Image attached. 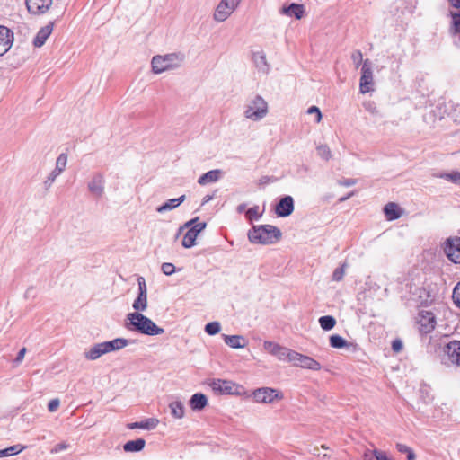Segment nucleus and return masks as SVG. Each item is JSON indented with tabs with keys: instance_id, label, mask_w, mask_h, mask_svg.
Returning a JSON list of instances; mask_svg holds the SVG:
<instances>
[{
	"instance_id": "nucleus-1",
	"label": "nucleus",
	"mask_w": 460,
	"mask_h": 460,
	"mask_svg": "<svg viewBox=\"0 0 460 460\" xmlns=\"http://www.w3.org/2000/svg\"><path fill=\"white\" fill-rule=\"evenodd\" d=\"M125 327L128 331L149 336L161 335L164 332V330L157 326L150 318L137 312L129 313L127 315Z\"/></svg>"
},
{
	"instance_id": "nucleus-2",
	"label": "nucleus",
	"mask_w": 460,
	"mask_h": 460,
	"mask_svg": "<svg viewBox=\"0 0 460 460\" xmlns=\"http://www.w3.org/2000/svg\"><path fill=\"white\" fill-rule=\"evenodd\" d=\"M280 230L271 225L253 226L248 232L251 243L260 244H272L281 238Z\"/></svg>"
},
{
	"instance_id": "nucleus-3",
	"label": "nucleus",
	"mask_w": 460,
	"mask_h": 460,
	"mask_svg": "<svg viewBox=\"0 0 460 460\" xmlns=\"http://www.w3.org/2000/svg\"><path fill=\"white\" fill-rule=\"evenodd\" d=\"M185 60V55L181 52L170 53L166 55H156L151 61L154 74H161L167 70L180 67Z\"/></svg>"
},
{
	"instance_id": "nucleus-4",
	"label": "nucleus",
	"mask_w": 460,
	"mask_h": 460,
	"mask_svg": "<svg viewBox=\"0 0 460 460\" xmlns=\"http://www.w3.org/2000/svg\"><path fill=\"white\" fill-rule=\"evenodd\" d=\"M268 111V102L261 95H254L247 101L243 115L252 121H260L266 117Z\"/></svg>"
},
{
	"instance_id": "nucleus-5",
	"label": "nucleus",
	"mask_w": 460,
	"mask_h": 460,
	"mask_svg": "<svg viewBox=\"0 0 460 460\" xmlns=\"http://www.w3.org/2000/svg\"><path fill=\"white\" fill-rule=\"evenodd\" d=\"M242 0H221L217 4L213 18L216 22L226 21L238 7Z\"/></svg>"
},
{
	"instance_id": "nucleus-6",
	"label": "nucleus",
	"mask_w": 460,
	"mask_h": 460,
	"mask_svg": "<svg viewBox=\"0 0 460 460\" xmlns=\"http://www.w3.org/2000/svg\"><path fill=\"white\" fill-rule=\"evenodd\" d=\"M252 399L259 403H271L275 400H281L283 394L277 389L270 387L257 388L252 392Z\"/></svg>"
},
{
	"instance_id": "nucleus-7",
	"label": "nucleus",
	"mask_w": 460,
	"mask_h": 460,
	"mask_svg": "<svg viewBox=\"0 0 460 460\" xmlns=\"http://www.w3.org/2000/svg\"><path fill=\"white\" fill-rule=\"evenodd\" d=\"M288 362L293 363L296 367L310 370L317 371L321 369V364L318 361L295 350H291Z\"/></svg>"
},
{
	"instance_id": "nucleus-8",
	"label": "nucleus",
	"mask_w": 460,
	"mask_h": 460,
	"mask_svg": "<svg viewBox=\"0 0 460 460\" xmlns=\"http://www.w3.org/2000/svg\"><path fill=\"white\" fill-rule=\"evenodd\" d=\"M374 77L369 59H365L361 67L359 90L361 93H367L374 90Z\"/></svg>"
},
{
	"instance_id": "nucleus-9",
	"label": "nucleus",
	"mask_w": 460,
	"mask_h": 460,
	"mask_svg": "<svg viewBox=\"0 0 460 460\" xmlns=\"http://www.w3.org/2000/svg\"><path fill=\"white\" fill-rule=\"evenodd\" d=\"M263 349L269 354L276 357L280 361L288 362L292 349L283 347L276 342L265 341Z\"/></svg>"
},
{
	"instance_id": "nucleus-10",
	"label": "nucleus",
	"mask_w": 460,
	"mask_h": 460,
	"mask_svg": "<svg viewBox=\"0 0 460 460\" xmlns=\"http://www.w3.org/2000/svg\"><path fill=\"white\" fill-rule=\"evenodd\" d=\"M66 164V154H60L57 158L55 169L48 175V177L44 181V186L46 190H49L56 181L57 177L65 171Z\"/></svg>"
},
{
	"instance_id": "nucleus-11",
	"label": "nucleus",
	"mask_w": 460,
	"mask_h": 460,
	"mask_svg": "<svg viewBox=\"0 0 460 460\" xmlns=\"http://www.w3.org/2000/svg\"><path fill=\"white\" fill-rule=\"evenodd\" d=\"M89 192L95 198L100 199L104 194L105 179L102 173H94L87 184Z\"/></svg>"
},
{
	"instance_id": "nucleus-12",
	"label": "nucleus",
	"mask_w": 460,
	"mask_h": 460,
	"mask_svg": "<svg viewBox=\"0 0 460 460\" xmlns=\"http://www.w3.org/2000/svg\"><path fill=\"white\" fill-rule=\"evenodd\" d=\"M211 389L217 394H234L237 393L238 385L229 380L214 379L209 383Z\"/></svg>"
},
{
	"instance_id": "nucleus-13",
	"label": "nucleus",
	"mask_w": 460,
	"mask_h": 460,
	"mask_svg": "<svg viewBox=\"0 0 460 460\" xmlns=\"http://www.w3.org/2000/svg\"><path fill=\"white\" fill-rule=\"evenodd\" d=\"M444 251L452 262L460 263V237L448 238Z\"/></svg>"
},
{
	"instance_id": "nucleus-14",
	"label": "nucleus",
	"mask_w": 460,
	"mask_h": 460,
	"mask_svg": "<svg viewBox=\"0 0 460 460\" xmlns=\"http://www.w3.org/2000/svg\"><path fill=\"white\" fill-rule=\"evenodd\" d=\"M419 329L422 333H429L435 329L436 318L433 313L421 311L418 318Z\"/></svg>"
},
{
	"instance_id": "nucleus-15",
	"label": "nucleus",
	"mask_w": 460,
	"mask_h": 460,
	"mask_svg": "<svg viewBox=\"0 0 460 460\" xmlns=\"http://www.w3.org/2000/svg\"><path fill=\"white\" fill-rule=\"evenodd\" d=\"M13 40V32L9 28L0 25V57L11 49Z\"/></svg>"
},
{
	"instance_id": "nucleus-16",
	"label": "nucleus",
	"mask_w": 460,
	"mask_h": 460,
	"mask_svg": "<svg viewBox=\"0 0 460 460\" xmlns=\"http://www.w3.org/2000/svg\"><path fill=\"white\" fill-rule=\"evenodd\" d=\"M294 211V199L291 196H285L279 199L275 208V213L280 217H286Z\"/></svg>"
},
{
	"instance_id": "nucleus-17",
	"label": "nucleus",
	"mask_w": 460,
	"mask_h": 460,
	"mask_svg": "<svg viewBox=\"0 0 460 460\" xmlns=\"http://www.w3.org/2000/svg\"><path fill=\"white\" fill-rule=\"evenodd\" d=\"M53 0H26L28 11L31 13H44L52 4Z\"/></svg>"
},
{
	"instance_id": "nucleus-18",
	"label": "nucleus",
	"mask_w": 460,
	"mask_h": 460,
	"mask_svg": "<svg viewBox=\"0 0 460 460\" xmlns=\"http://www.w3.org/2000/svg\"><path fill=\"white\" fill-rule=\"evenodd\" d=\"M445 352L452 363L460 366V341H449L445 347Z\"/></svg>"
},
{
	"instance_id": "nucleus-19",
	"label": "nucleus",
	"mask_w": 460,
	"mask_h": 460,
	"mask_svg": "<svg viewBox=\"0 0 460 460\" xmlns=\"http://www.w3.org/2000/svg\"><path fill=\"white\" fill-rule=\"evenodd\" d=\"M54 22H50L46 26L42 27L34 38L33 44L35 47H41L46 42L53 31Z\"/></svg>"
},
{
	"instance_id": "nucleus-20",
	"label": "nucleus",
	"mask_w": 460,
	"mask_h": 460,
	"mask_svg": "<svg viewBox=\"0 0 460 460\" xmlns=\"http://www.w3.org/2000/svg\"><path fill=\"white\" fill-rule=\"evenodd\" d=\"M107 354L103 342L96 343L84 351V358L88 360H96L102 355Z\"/></svg>"
},
{
	"instance_id": "nucleus-21",
	"label": "nucleus",
	"mask_w": 460,
	"mask_h": 460,
	"mask_svg": "<svg viewBox=\"0 0 460 460\" xmlns=\"http://www.w3.org/2000/svg\"><path fill=\"white\" fill-rule=\"evenodd\" d=\"M224 341L233 349H243L247 345V340L242 335H223Z\"/></svg>"
},
{
	"instance_id": "nucleus-22",
	"label": "nucleus",
	"mask_w": 460,
	"mask_h": 460,
	"mask_svg": "<svg viewBox=\"0 0 460 460\" xmlns=\"http://www.w3.org/2000/svg\"><path fill=\"white\" fill-rule=\"evenodd\" d=\"M384 213L387 220L393 221L401 217L403 211L398 204L389 202L385 206Z\"/></svg>"
},
{
	"instance_id": "nucleus-23",
	"label": "nucleus",
	"mask_w": 460,
	"mask_h": 460,
	"mask_svg": "<svg viewBox=\"0 0 460 460\" xmlns=\"http://www.w3.org/2000/svg\"><path fill=\"white\" fill-rule=\"evenodd\" d=\"M206 226L207 225L205 222H200L199 220V217H195L186 222L182 226H181L178 230L176 236L178 237L181 234L182 230L185 228L190 229L197 235H199V234L205 229Z\"/></svg>"
},
{
	"instance_id": "nucleus-24",
	"label": "nucleus",
	"mask_w": 460,
	"mask_h": 460,
	"mask_svg": "<svg viewBox=\"0 0 460 460\" xmlns=\"http://www.w3.org/2000/svg\"><path fill=\"white\" fill-rule=\"evenodd\" d=\"M280 13L290 17L294 16L299 20L305 13V8L302 4L293 3L288 6H283L280 10Z\"/></svg>"
},
{
	"instance_id": "nucleus-25",
	"label": "nucleus",
	"mask_w": 460,
	"mask_h": 460,
	"mask_svg": "<svg viewBox=\"0 0 460 460\" xmlns=\"http://www.w3.org/2000/svg\"><path fill=\"white\" fill-rule=\"evenodd\" d=\"M252 61L257 69L263 74H268L270 71V66L267 62L266 55L263 51H258L253 53Z\"/></svg>"
},
{
	"instance_id": "nucleus-26",
	"label": "nucleus",
	"mask_w": 460,
	"mask_h": 460,
	"mask_svg": "<svg viewBox=\"0 0 460 460\" xmlns=\"http://www.w3.org/2000/svg\"><path fill=\"white\" fill-rule=\"evenodd\" d=\"M208 404V398L204 394H194L190 400V406L193 411H201Z\"/></svg>"
},
{
	"instance_id": "nucleus-27",
	"label": "nucleus",
	"mask_w": 460,
	"mask_h": 460,
	"mask_svg": "<svg viewBox=\"0 0 460 460\" xmlns=\"http://www.w3.org/2000/svg\"><path fill=\"white\" fill-rule=\"evenodd\" d=\"M222 175L221 170L216 169L207 172L198 179L199 185H206L217 181Z\"/></svg>"
},
{
	"instance_id": "nucleus-28",
	"label": "nucleus",
	"mask_w": 460,
	"mask_h": 460,
	"mask_svg": "<svg viewBox=\"0 0 460 460\" xmlns=\"http://www.w3.org/2000/svg\"><path fill=\"white\" fill-rule=\"evenodd\" d=\"M107 353L119 350L129 344V341L124 338H116L110 341L103 342Z\"/></svg>"
},
{
	"instance_id": "nucleus-29",
	"label": "nucleus",
	"mask_w": 460,
	"mask_h": 460,
	"mask_svg": "<svg viewBox=\"0 0 460 460\" xmlns=\"http://www.w3.org/2000/svg\"><path fill=\"white\" fill-rule=\"evenodd\" d=\"M159 423V420L155 418L146 419L144 421L132 422L128 425L129 429H153Z\"/></svg>"
},
{
	"instance_id": "nucleus-30",
	"label": "nucleus",
	"mask_w": 460,
	"mask_h": 460,
	"mask_svg": "<svg viewBox=\"0 0 460 460\" xmlns=\"http://www.w3.org/2000/svg\"><path fill=\"white\" fill-rule=\"evenodd\" d=\"M185 199H186L185 195H181V197H179L177 199H168L162 206L158 207L156 208V211L158 213H164L165 211L176 208L177 207H179L185 200Z\"/></svg>"
},
{
	"instance_id": "nucleus-31",
	"label": "nucleus",
	"mask_w": 460,
	"mask_h": 460,
	"mask_svg": "<svg viewBox=\"0 0 460 460\" xmlns=\"http://www.w3.org/2000/svg\"><path fill=\"white\" fill-rule=\"evenodd\" d=\"M364 460H392L385 452L378 449H367L363 455Z\"/></svg>"
},
{
	"instance_id": "nucleus-32",
	"label": "nucleus",
	"mask_w": 460,
	"mask_h": 460,
	"mask_svg": "<svg viewBox=\"0 0 460 460\" xmlns=\"http://www.w3.org/2000/svg\"><path fill=\"white\" fill-rule=\"evenodd\" d=\"M146 445V441L143 438H137L136 440H129L124 444L123 449L126 452H139Z\"/></svg>"
},
{
	"instance_id": "nucleus-33",
	"label": "nucleus",
	"mask_w": 460,
	"mask_h": 460,
	"mask_svg": "<svg viewBox=\"0 0 460 460\" xmlns=\"http://www.w3.org/2000/svg\"><path fill=\"white\" fill-rule=\"evenodd\" d=\"M171 414L175 419H182L184 417L185 409L181 401H173L169 404Z\"/></svg>"
},
{
	"instance_id": "nucleus-34",
	"label": "nucleus",
	"mask_w": 460,
	"mask_h": 460,
	"mask_svg": "<svg viewBox=\"0 0 460 460\" xmlns=\"http://www.w3.org/2000/svg\"><path fill=\"white\" fill-rule=\"evenodd\" d=\"M132 306L135 309V311L137 313L146 311L147 308V294H139L138 293V296L135 299Z\"/></svg>"
},
{
	"instance_id": "nucleus-35",
	"label": "nucleus",
	"mask_w": 460,
	"mask_h": 460,
	"mask_svg": "<svg viewBox=\"0 0 460 460\" xmlns=\"http://www.w3.org/2000/svg\"><path fill=\"white\" fill-rule=\"evenodd\" d=\"M23 449H25V447L22 446L20 444L11 446L4 449H0V457H7V456H15V455L21 453Z\"/></svg>"
},
{
	"instance_id": "nucleus-36",
	"label": "nucleus",
	"mask_w": 460,
	"mask_h": 460,
	"mask_svg": "<svg viewBox=\"0 0 460 460\" xmlns=\"http://www.w3.org/2000/svg\"><path fill=\"white\" fill-rule=\"evenodd\" d=\"M319 323L323 330L330 331L335 326L336 320L333 316L325 315L319 318Z\"/></svg>"
},
{
	"instance_id": "nucleus-37",
	"label": "nucleus",
	"mask_w": 460,
	"mask_h": 460,
	"mask_svg": "<svg viewBox=\"0 0 460 460\" xmlns=\"http://www.w3.org/2000/svg\"><path fill=\"white\" fill-rule=\"evenodd\" d=\"M197 234L188 228V231L183 236L182 239V246L184 248H190L195 245V241L197 239Z\"/></svg>"
},
{
	"instance_id": "nucleus-38",
	"label": "nucleus",
	"mask_w": 460,
	"mask_h": 460,
	"mask_svg": "<svg viewBox=\"0 0 460 460\" xmlns=\"http://www.w3.org/2000/svg\"><path fill=\"white\" fill-rule=\"evenodd\" d=\"M330 344L332 348L342 349L348 345V342L341 336L335 334L330 337Z\"/></svg>"
},
{
	"instance_id": "nucleus-39",
	"label": "nucleus",
	"mask_w": 460,
	"mask_h": 460,
	"mask_svg": "<svg viewBox=\"0 0 460 460\" xmlns=\"http://www.w3.org/2000/svg\"><path fill=\"white\" fill-rule=\"evenodd\" d=\"M316 150L317 155L325 161H328L332 157L331 149L327 145H320L317 146Z\"/></svg>"
},
{
	"instance_id": "nucleus-40",
	"label": "nucleus",
	"mask_w": 460,
	"mask_h": 460,
	"mask_svg": "<svg viewBox=\"0 0 460 460\" xmlns=\"http://www.w3.org/2000/svg\"><path fill=\"white\" fill-rule=\"evenodd\" d=\"M347 268V263H343L341 267L334 270L332 279L333 281H341L343 279L345 276V271Z\"/></svg>"
},
{
	"instance_id": "nucleus-41",
	"label": "nucleus",
	"mask_w": 460,
	"mask_h": 460,
	"mask_svg": "<svg viewBox=\"0 0 460 460\" xmlns=\"http://www.w3.org/2000/svg\"><path fill=\"white\" fill-rule=\"evenodd\" d=\"M220 323L218 322H211L206 324L205 332L209 335H215L220 332Z\"/></svg>"
},
{
	"instance_id": "nucleus-42",
	"label": "nucleus",
	"mask_w": 460,
	"mask_h": 460,
	"mask_svg": "<svg viewBox=\"0 0 460 460\" xmlns=\"http://www.w3.org/2000/svg\"><path fill=\"white\" fill-rule=\"evenodd\" d=\"M261 213L259 212V207L254 206L246 211V217L249 220H258L261 217Z\"/></svg>"
},
{
	"instance_id": "nucleus-43",
	"label": "nucleus",
	"mask_w": 460,
	"mask_h": 460,
	"mask_svg": "<svg viewBox=\"0 0 460 460\" xmlns=\"http://www.w3.org/2000/svg\"><path fill=\"white\" fill-rule=\"evenodd\" d=\"M351 59L355 65L356 68H358L359 66L362 64L365 60H363V55L360 50H355L351 54Z\"/></svg>"
},
{
	"instance_id": "nucleus-44",
	"label": "nucleus",
	"mask_w": 460,
	"mask_h": 460,
	"mask_svg": "<svg viewBox=\"0 0 460 460\" xmlns=\"http://www.w3.org/2000/svg\"><path fill=\"white\" fill-rule=\"evenodd\" d=\"M420 394H421V400L426 404L430 403L433 401V399H434V396L429 394V387H422L420 389Z\"/></svg>"
},
{
	"instance_id": "nucleus-45",
	"label": "nucleus",
	"mask_w": 460,
	"mask_h": 460,
	"mask_svg": "<svg viewBox=\"0 0 460 460\" xmlns=\"http://www.w3.org/2000/svg\"><path fill=\"white\" fill-rule=\"evenodd\" d=\"M452 25L455 33H460V12L452 13Z\"/></svg>"
},
{
	"instance_id": "nucleus-46",
	"label": "nucleus",
	"mask_w": 460,
	"mask_h": 460,
	"mask_svg": "<svg viewBox=\"0 0 460 460\" xmlns=\"http://www.w3.org/2000/svg\"><path fill=\"white\" fill-rule=\"evenodd\" d=\"M161 270L164 275L170 276L174 273L175 266L172 263L164 262L162 264Z\"/></svg>"
},
{
	"instance_id": "nucleus-47",
	"label": "nucleus",
	"mask_w": 460,
	"mask_h": 460,
	"mask_svg": "<svg viewBox=\"0 0 460 460\" xmlns=\"http://www.w3.org/2000/svg\"><path fill=\"white\" fill-rule=\"evenodd\" d=\"M452 298L455 305L460 308V281L454 288Z\"/></svg>"
},
{
	"instance_id": "nucleus-48",
	"label": "nucleus",
	"mask_w": 460,
	"mask_h": 460,
	"mask_svg": "<svg viewBox=\"0 0 460 460\" xmlns=\"http://www.w3.org/2000/svg\"><path fill=\"white\" fill-rule=\"evenodd\" d=\"M441 177L454 183H460V172L445 173Z\"/></svg>"
},
{
	"instance_id": "nucleus-49",
	"label": "nucleus",
	"mask_w": 460,
	"mask_h": 460,
	"mask_svg": "<svg viewBox=\"0 0 460 460\" xmlns=\"http://www.w3.org/2000/svg\"><path fill=\"white\" fill-rule=\"evenodd\" d=\"M137 285H138V293L139 294H147L146 280L143 277L139 276L137 278Z\"/></svg>"
},
{
	"instance_id": "nucleus-50",
	"label": "nucleus",
	"mask_w": 460,
	"mask_h": 460,
	"mask_svg": "<svg viewBox=\"0 0 460 460\" xmlns=\"http://www.w3.org/2000/svg\"><path fill=\"white\" fill-rule=\"evenodd\" d=\"M307 113L308 114H315L316 115V122L319 123L322 119V113H321V111L318 107L316 106H311L308 110H307Z\"/></svg>"
},
{
	"instance_id": "nucleus-51",
	"label": "nucleus",
	"mask_w": 460,
	"mask_h": 460,
	"mask_svg": "<svg viewBox=\"0 0 460 460\" xmlns=\"http://www.w3.org/2000/svg\"><path fill=\"white\" fill-rule=\"evenodd\" d=\"M59 404H60V402L58 399H53V400L49 401V402L48 404V409L50 412H54L58 410V408L59 407Z\"/></svg>"
},
{
	"instance_id": "nucleus-52",
	"label": "nucleus",
	"mask_w": 460,
	"mask_h": 460,
	"mask_svg": "<svg viewBox=\"0 0 460 460\" xmlns=\"http://www.w3.org/2000/svg\"><path fill=\"white\" fill-rule=\"evenodd\" d=\"M67 448H68V444H66V442H62V443L57 444L51 449V453L56 454V453H58L60 451L66 450Z\"/></svg>"
},
{
	"instance_id": "nucleus-53",
	"label": "nucleus",
	"mask_w": 460,
	"mask_h": 460,
	"mask_svg": "<svg viewBox=\"0 0 460 460\" xmlns=\"http://www.w3.org/2000/svg\"><path fill=\"white\" fill-rule=\"evenodd\" d=\"M396 448L400 453H404L406 455L409 454V452L412 451L411 447L402 443H397Z\"/></svg>"
},
{
	"instance_id": "nucleus-54",
	"label": "nucleus",
	"mask_w": 460,
	"mask_h": 460,
	"mask_svg": "<svg viewBox=\"0 0 460 460\" xmlns=\"http://www.w3.org/2000/svg\"><path fill=\"white\" fill-rule=\"evenodd\" d=\"M357 181L355 179H344L339 181V184L345 187L355 185Z\"/></svg>"
},
{
	"instance_id": "nucleus-55",
	"label": "nucleus",
	"mask_w": 460,
	"mask_h": 460,
	"mask_svg": "<svg viewBox=\"0 0 460 460\" xmlns=\"http://www.w3.org/2000/svg\"><path fill=\"white\" fill-rule=\"evenodd\" d=\"M392 349L395 352H399L402 349V341L399 340H395L392 343Z\"/></svg>"
},
{
	"instance_id": "nucleus-56",
	"label": "nucleus",
	"mask_w": 460,
	"mask_h": 460,
	"mask_svg": "<svg viewBox=\"0 0 460 460\" xmlns=\"http://www.w3.org/2000/svg\"><path fill=\"white\" fill-rule=\"evenodd\" d=\"M25 354H26L25 348H22V349H20V351L18 352L17 357L15 358V362L21 363L23 360Z\"/></svg>"
},
{
	"instance_id": "nucleus-57",
	"label": "nucleus",
	"mask_w": 460,
	"mask_h": 460,
	"mask_svg": "<svg viewBox=\"0 0 460 460\" xmlns=\"http://www.w3.org/2000/svg\"><path fill=\"white\" fill-rule=\"evenodd\" d=\"M449 4L454 8H460V0H447Z\"/></svg>"
},
{
	"instance_id": "nucleus-58",
	"label": "nucleus",
	"mask_w": 460,
	"mask_h": 460,
	"mask_svg": "<svg viewBox=\"0 0 460 460\" xmlns=\"http://www.w3.org/2000/svg\"><path fill=\"white\" fill-rule=\"evenodd\" d=\"M246 208V204L243 203V204H240L238 205L236 210L238 213H243Z\"/></svg>"
},
{
	"instance_id": "nucleus-59",
	"label": "nucleus",
	"mask_w": 460,
	"mask_h": 460,
	"mask_svg": "<svg viewBox=\"0 0 460 460\" xmlns=\"http://www.w3.org/2000/svg\"><path fill=\"white\" fill-rule=\"evenodd\" d=\"M367 109L372 113L377 112L376 107L374 104H369Z\"/></svg>"
},
{
	"instance_id": "nucleus-60",
	"label": "nucleus",
	"mask_w": 460,
	"mask_h": 460,
	"mask_svg": "<svg viewBox=\"0 0 460 460\" xmlns=\"http://www.w3.org/2000/svg\"><path fill=\"white\" fill-rule=\"evenodd\" d=\"M415 458H416V456H415L413 450L409 452V454H407V460H415Z\"/></svg>"
},
{
	"instance_id": "nucleus-61",
	"label": "nucleus",
	"mask_w": 460,
	"mask_h": 460,
	"mask_svg": "<svg viewBox=\"0 0 460 460\" xmlns=\"http://www.w3.org/2000/svg\"><path fill=\"white\" fill-rule=\"evenodd\" d=\"M353 193H350L349 194L347 197H344V198H341L340 199V201H345L346 199H348L349 198H350L352 196Z\"/></svg>"
}]
</instances>
